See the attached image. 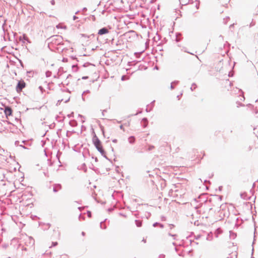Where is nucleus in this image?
Returning a JSON list of instances; mask_svg holds the SVG:
<instances>
[{
  "label": "nucleus",
  "instance_id": "obj_39",
  "mask_svg": "<svg viewBox=\"0 0 258 258\" xmlns=\"http://www.w3.org/2000/svg\"><path fill=\"white\" fill-rule=\"evenodd\" d=\"M159 224H160V223H158V222H155L153 224V226L154 227H156L157 226L159 225Z\"/></svg>",
  "mask_w": 258,
  "mask_h": 258
},
{
  "label": "nucleus",
  "instance_id": "obj_61",
  "mask_svg": "<svg viewBox=\"0 0 258 258\" xmlns=\"http://www.w3.org/2000/svg\"><path fill=\"white\" fill-rule=\"evenodd\" d=\"M71 77H72V75L70 74V75H69L67 76V79H69V78H71Z\"/></svg>",
  "mask_w": 258,
  "mask_h": 258
},
{
  "label": "nucleus",
  "instance_id": "obj_15",
  "mask_svg": "<svg viewBox=\"0 0 258 258\" xmlns=\"http://www.w3.org/2000/svg\"><path fill=\"white\" fill-rule=\"evenodd\" d=\"M217 202H212V203H210L211 204V206L212 207H216L217 206L218 208H219V206H221L220 203H216Z\"/></svg>",
  "mask_w": 258,
  "mask_h": 258
},
{
  "label": "nucleus",
  "instance_id": "obj_14",
  "mask_svg": "<svg viewBox=\"0 0 258 258\" xmlns=\"http://www.w3.org/2000/svg\"><path fill=\"white\" fill-rule=\"evenodd\" d=\"M135 223L137 227H140L142 225V221L141 220H136Z\"/></svg>",
  "mask_w": 258,
  "mask_h": 258
},
{
  "label": "nucleus",
  "instance_id": "obj_30",
  "mask_svg": "<svg viewBox=\"0 0 258 258\" xmlns=\"http://www.w3.org/2000/svg\"><path fill=\"white\" fill-rule=\"evenodd\" d=\"M87 213L88 217L89 218H91L92 216V213H91V211H88Z\"/></svg>",
  "mask_w": 258,
  "mask_h": 258
},
{
  "label": "nucleus",
  "instance_id": "obj_36",
  "mask_svg": "<svg viewBox=\"0 0 258 258\" xmlns=\"http://www.w3.org/2000/svg\"><path fill=\"white\" fill-rule=\"evenodd\" d=\"M68 117L71 118L74 116V112H72L71 114L68 115Z\"/></svg>",
  "mask_w": 258,
  "mask_h": 258
},
{
  "label": "nucleus",
  "instance_id": "obj_9",
  "mask_svg": "<svg viewBox=\"0 0 258 258\" xmlns=\"http://www.w3.org/2000/svg\"><path fill=\"white\" fill-rule=\"evenodd\" d=\"M109 32V30L106 27H103L100 29L98 32V35H102L103 34H107Z\"/></svg>",
  "mask_w": 258,
  "mask_h": 258
},
{
  "label": "nucleus",
  "instance_id": "obj_7",
  "mask_svg": "<svg viewBox=\"0 0 258 258\" xmlns=\"http://www.w3.org/2000/svg\"><path fill=\"white\" fill-rule=\"evenodd\" d=\"M62 188L61 185L59 183H55L53 185V191L57 192Z\"/></svg>",
  "mask_w": 258,
  "mask_h": 258
},
{
  "label": "nucleus",
  "instance_id": "obj_37",
  "mask_svg": "<svg viewBox=\"0 0 258 258\" xmlns=\"http://www.w3.org/2000/svg\"><path fill=\"white\" fill-rule=\"evenodd\" d=\"M62 100H63L62 99L58 100L57 101V103H56V105H57V106L59 105L60 104Z\"/></svg>",
  "mask_w": 258,
  "mask_h": 258
},
{
  "label": "nucleus",
  "instance_id": "obj_34",
  "mask_svg": "<svg viewBox=\"0 0 258 258\" xmlns=\"http://www.w3.org/2000/svg\"><path fill=\"white\" fill-rule=\"evenodd\" d=\"M91 63H89V62H86V63H85L84 64H83V67H88V66L90 65Z\"/></svg>",
  "mask_w": 258,
  "mask_h": 258
},
{
  "label": "nucleus",
  "instance_id": "obj_33",
  "mask_svg": "<svg viewBox=\"0 0 258 258\" xmlns=\"http://www.w3.org/2000/svg\"><path fill=\"white\" fill-rule=\"evenodd\" d=\"M168 235L170 236L173 237L174 239H175V237L176 236V234H172L171 233H169Z\"/></svg>",
  "mask_w": 258,
  "mask_h": 258
},
{
  "label": "nucleus",
  "instance_id": "obj_18",
  "mask_svg": "<svg viewBox=\"0 0 258 258\" xmlns=\"http://www.w3.org/2000/svg\"><path fill=\"white\" fill-rule=\"evenodd\" d=\"M221 233H222V230H221V229L218 228L216 229L215 234L216 235V236L217 237L218 236V235L219 234H221Z\"/></svg>",
  "mask_w": 258,
  "mask_h": 258
},
{
  "label": "nucleus",
  "instance_id": "obj_5",
  "mask_svg": "<svg viewBox=\"0 0 258 258\" xmlns=\"http://www.w3.org/2000/svg\"><path fill=\"white\" fill-rule=\"evenodd\" d=\"M26 87V83L23 80L18 81L16 87V91L20 93L22 91V89Z\"/></svg>",
  "mask_w": 258,
  "mask_h": 258
},
{
  "label": "nucleus",
  "instance_id": "obj_21",
  "mask_svg": "<svg viewBox=\"0 0 258 258\" xmlns=\"http://www.w3.org/2000/svg\"><path fill=\"white\" fill-rule=\"evenodd\" d=\"M56 27L57 28V29H66L67 28V26H62L61 25V24H59L58 25H56Z\"/></svg>",
  "mask_w": 258,
  "mask_h": 258
},
{
  "label": "nucleus",
  "instance_id": "obj_4",
  "mask_svg": "<svg viewBox=\"0 0 258 258\" xmlns=\"http://www.w3.org/2000/svg\"><path fill=\"white\" fill-rule=\"evenodd\" d=\"M213 211H214V212L215 213L216 212V210H214L213 207L208 208L207 207L205 209H204V208H201L200 210H197V212L199 214H205L206 212H207V214L208 215H209L211 213V212Z\"/></svg>",
  "mask_w": 258,
  "mask_h": 258
},
{
  "label": "nucleus",
  "instance_id": "obj_58",
  "mask_svg": "<svg viewBox=\"0 0 258 258\" xmlns=\"http://www.w3.org/2000/svg\"><path fill=\"white\" fill-rule=\"evenodd\" d=\"M103 157L107 160L110 161V159L106 156V154Z\"/></svg>",
  "mask_w": 258,
  "mask_h": 258
},
{
  "label": "nucleus",
  "instance_id": "obj_41",
  "mask_svg": "<svg viewBox=\"0 0 258 258\" xmlns=\"http://www.w3.org/2000/svg\"><path fill=\"white\" fill-rule=\"evenodd\" d=\"M254 25H255V22H254L253 21H252V22L250 24V27H252Z\"/></svg>",
  "mask_w": 258,
  "mask_h": 258
},
{
  "label": "nucleus",
  "instance_id": "obj_52",
  "mask_svg": "<svg viewBox=\"0 0 258 258\" xmlns=\"http://www.w3.org/2000/svg\"><path fill=\"white\" fill-rule=\"evenodd\" d=\"M87 9L86 8H85H85H83V9H82V11H83V12H86V11H87Z\"/></svg>",
  "mask_w": 258,
  "mask_h": 258
},
{
  "label": "nucleus",
  "instance_id": "obj_24",
  "mask_svg": "<svg viewBox=\"0 0 258 258\" xmlns=\"http://www.w3.org/2000/svg\"><path fill=\"white\" fill-rule=\"evenodd\" d=\"M51 74H52V73L51 71H47L45 73L46 77L47 78L50 77L51 75Z\"/></svg>",
  "mask_w": 258,
  "mask_h": 258
},
{
  "label": "nucleus",
  "instance_id": "obj_29",
  "mask_svg": "<svg viewBox=\"0 0 258 258\" xmlns=\"http://www.w3.org/2000/svg\"><path fill=\"white\" fill-rule=\"evenodd\" d=\"M100 127L101 128V130L102 131V133L103 136H105L104 128L103 126H102V125H100Z\"/></svg>",
  "mask_w": 258,
  "mask_h": 258
},
{
  "label": "nucleus",
  "instance_id": "obj_59",
  "mask_svg": "<svg viewBox=\"0 0 258 258\" xmlns=\"http://www.w3.org/2000/svg\"><path fill=\"white\" fill-rule=\"evenodd\" d=\"M119 128H120L121 130H123V131H124V128H123V125H120Z\"/></svg>",
  "mask_w": 258,
  "mask_h": 258
},
{
  "label": "nucleus",
  "instance_id": "obj_10",
  "mask_svg": "<svg viewBox=\"0 0 258 258\" xmlns=\"http://www.w3.org/2000/svg\"><path fill=\"white\" fill-rule=\"evenodd\" d=\"M142 122H143V127L145 128L147 126L148 124V119L146 117H144L142 119Z\"/></svg>",
  "mask_w": 258,
  "mask_h": 258
},
{
  "label": "nucleus",
  "instance_id": "obj_44",
  "mask_svg": "<svg viewBox=\"0 0 258 258\" xmlns=\"http://www.w3.org/2000/svg\"><path fill=\"white\" fill-rule=\"evenodd\" d=\"M50 3H51V4L52 5H55V1H54V0H51V1H50Z\"/></svg>",
  "mask_w": 258,
  "mask_h": 258
},
{
  "label": "nucleus",
  "instance_id": "obj_20",
  "mask_svg": "<svg viewBox=\"0 0 258 258\" xmlns=\"http://www.w3.org/2000/svg\"><path fill=\"white\" fill-rule=\"evenodd\" d=\"M181 36V33H177L176 34V41L179 42L180 41V39L179 38V37Z\"/></svg>",
  "mask_w": 258,
  "mask_h": 258
},
{
  "label": "nucleus",
  "instance_id": "obj_28",
  "mask_svg": "<svg viewBox=\"0 0 258 258\" xmlns=\"http://www.w3.org/2000/svg\"><path fill=\"white\" fill-rule=\"evenodd\" d=\"M90 91L89 90H86V91H85L83 92V93H82V100L85 101V98L83 97V95L86 93H89Z\"/></svg>",
  "mask_w": 258,
  "mask_h": 258
},
{
  "label": "nucleus",
  "instance_id": "obj_40",
  "mask_svg": "<svg viewBox=\"0 0 258 258\" xmlns=\"http://www.w3.org/2000/svg\"><path fill=\"white\" fill-rule=\"evenodd\" d=\"M165 255L163 254H161L160 255H159L158 258H165Z\"/></svg>",
  "mask_w": 258,
  "mask_h": 258
},
{
  "label": "nucleus",
  "instance_id": "obj_16",
  "mask_svg": "<svg viewBox=\"0 0 258 258\" xmlns=\"http://www.w3.org/2000/svg\"><path fill=\"white\" fill-rule=\"evenodd\" d=\"M107 220V219H105L103 221H101L100 223V227L102 229H106V226L105 225H104V224H103L104 222L105 221H106Z\"/></svg>",
  "mask_w": 258,
  "mask_h": 258
},
{
  "label": "nucleus",
  "instance_id": "obj_56",
  "mask_svg": "<svg viewBox=\"0 0 258 258\" xmlns=\"http://www.w3.org/2000/svg\"><path fill=\"white\" fill-rule=\"evenodd\" d=\"M71 58H72L73 59H76L77 61H78V60H77V58L76 56H71Z\"/></svg>",
  "mask_w": 258,
  "mask_h": 258
},
{
  "label": "nucleus",
  "instance_id": "obj_12",
  "mask_svg": "<svg viewBox=\"0 0 258 258\" xmlns=\"http://www.w3.org/2000/svg\"><path fill=\"white\" fill-rule=\"evenodd\" d=\"M69 124L71 126H72V127H75V126H76L77 125L78 123H77L76 120H72L70 121Z\"/></svg>",
  "mask_w": 258,
  "mask_h": 258
},
{
  "label": "nucleus",
  "instance_id": "obj_57",
  "mask_svg": "<svg viewBox=\"0 0 258 258\" xmlns=\"http://www.w3.org/2000/svg\"><path fill=\"white\" fill-rule=\"evenodd\" d=\"M117 139H113V140H112V142H113V143H117Z\"/></svg>",
  "mask_w": 258,
  "mask_h": 258
},
{
  "label": "nucleus",
  "instance_id": "obj_49",
  "mask_svg": "<svg viewBox=\"0 0 258 258\" xmlns=\"http://www.w3.org/2000/svg\"><path fill=\"white\" fill-rule=\"evenodd\" d=\"M62 61L63 62H67L68 61V58H63Z\"/></svg>",
  "mask_w": 258,
  "mask_h": 258
},
{
  "label": "nucleus",
  "instance_id": "obj_27",
  "mask_svg": "<svg viewBox=\"0 0 258 258\" xmlns=\"http://www.w3.org/2000/svg\"><path fill=\"white\" fill-rule=\"evenodd\" d=\"M197 88V85L195 83H193L192 85H191V87H190V90L191 91H193L196 88Z\"/></svg>",
  "mask_w": 258,
  "mask_h": 258
},
{
  "label": "nucleus",
  "instance_id": "obj_1",
  "mask_svg": "<svg viewBox=\"0 0 258 258\" xmlns=\"http://www.w3.org/2000/svg\"><path fill=\"white\" fill-rule=\"evenodd\" d=\"M62 37L58 35L51 36L47 38L46 41L48 43V47H50L51 44L57 45L63 44Z\"/></svg>",
  "mask_w": 258,
  "mask_h": 258
},
{
  "label": "nucleus",
  "instance_id": "obj_2",
  "mask_svg": "<svg viewBox=\"0 0 258 258\" xmlns=\"http://www.w3.org/2000/svg\"><path fill=\"white\" fill-rule=\"evenodd\" d=\"M195 201L197 202H200L201 203L199 206L196 207V209H198L199 208H204L205 209L207 208V203H208V198H207V194L204 193L201 194L198 198V199H195Z\"/></svg>",
  "mask_w": 258,
  "mask_h": 258
},
{
  "label": "nucleus",
  "instance_id": "obj_51",
  "mask_svg": "<svg viewBox=\"0 0 258 258\" xmlns=\"http://www.w3.org/2000/svg\"><path fill=\"white\" fill-rule=\"evenodd\" d=\"M173 83H172H172H171V85H170V88H171V89H174V86H173Z\"/></svg>",
  "mask_w": 258,
  "mask_h": 258
},
{
  "label": "nucleus",
  "instance_id": "obj_48",
  "mask_svg": "<svg viewBox=\"0 0 258 258\" xmlns=\"http://www.w3.org/2000/svg\"><path fill=\"white\" fill-rule=\"evenodd\" d=\"M81 35L82 37L89 38V37L85 34H82Z\"/></svg>",
  "mask_w": 258,
  "mask_h": 258
},
{
  "label": "nucleus",
  "instance_id": "obj_8",
  "mask_svg": "<svg viewBox=\"0 0 258 258\" xmlns=\"http://www.w3.org/2000/svg\"><path fill=\"white\" fill-rule=\"evenodd\" d=\"M222 200V197L220 196H215V197L213 199H210L208 201L209 203H212V202H219Z\"/></svg>",
  "mask_w": 258,
  "mask_h": 258
},
{
  "label": "nucleus",
  "instance_id": "obj_63",
  "mask_svg": "<svg viewBox=\"0 0 258 258\" xmlns=\"http://www.w3.org/2000/svg\"><path fill=\"white\" fill-rule=\"evenodd\" d=\"M81 234H82V235H83V236H85V232H84V231H83V232H82Z\"/></svg>",
  "mask_w": 258,
  "mask_h": 258
},
{
  "label": "nucleus",
  "instance_id": "obj_31",
  "mask_svg": "<svg viewBox=\"0 0 258 258\" xmlns=\"http://www.w3.org/2000/svg\"><path fill=\"white\" fill-rule=\"evenodd\" d=\"M99 152L100 153L101 155L103 156H104L106 154V153H105V151H104V150H103L102 151H100Z\"/></svg>",
  "mask_w": 258,
  "mask_h": 258
},
{
  "label": "nucleus",
  "instance_id": "obj_55",
  "mask_svg": "<svg viewBox=\"0 0 258 258\" xmlns=\"http://www.w3.org/2000/svg\"><path fill=\"white\" fill-rule=\"evenodd\" d=\"M78 19V17L76 16H73V20H77V19Z\"/></svg>",
  "mask_w": 258,
  "mask_h": 258
},
{
  "label": "nucleus",
  "instance_id": "obj_64",
  "mask_svg": "<svg viewBox=\"0 0 258 258\" xmlns=\"http://www.w3.org/2000/svg\"><path fill=\"white\" fill-rule=\"evenodd\" d=\"M178 82H179V81H176L173 82V84H177L178 83Z\"/></svg>",
  "mask_w": 258,
  "mask_h": 258
},
{
  "label": "nucleus",
  "instance_id": "obj_38",
  "mask_svg": "<svg viewBox=\"0 0 258 258\" xmlns=\"http://www.w3.org/2000/svg\"><path fill=\"white\" fill-rule=\"evenodd\" d=\"M72 133L70 132L69 131H67V136L68 137H70Z\"/></svg>",
  "mask_w": 258,
  "mask_h": 258
},
{
  "label": "nucleus",
  "instance_id": "obj_22",
  "mask_svg": "<svg viewBox=\"0 0 258 258\" xmlns=\"http://www.w3.org/2000/svg\"><path fill=\"white\" fill-rule=\"evenodd\" d=\"M236 236V234L235 233L230 231V236L232 237V238H234L235 236Z\"/></svg>",
  "mask_w": 258,
  "mask_h": 258
},
{
  "label": "nucleus",
  "instance_id": "obj_46",
  "mask_svg": "<svg viewBox=\"0 0 258 258\" xmlns=\"http://www.w3.org/2000/svg\"><path fill=\"white\" fill-rule=\"evenodd\" d=\"M125 78H126V76H124V75L122 76L121 77V80L122 81H124V80H125Z\"/></svg>",
  "mask_w": 258,
  "mask_h": 258
},
{
  "label": "nucleus",
  "instance_id": "obj_19",
  "mask_svg": "<svg viewBox=\"0 0 258 258\" xmlns=\"http://www.w3.org/2000/svg\"><path fill=\"white\" fill-rule=\"evenodd\" d=\"M240 196L241 198L244 199V200H247L248 199H249L250 198H247V194L246 193H242L241 194Z\"/></svg>",
  "mask_w": 258,
  "mask_h": 258
},
{
  "label": "nucleus",
  "instance_id": "obj_6",
  "mask_svg": "<svg viewBox=\"0 0 258 258\" xmlns=\"http://www.w3.org/2000/svg\"><path fill=\"white\" fill-rule=\"evenodd\" d=\"M4 112L7 116H11L12 115L13 110L10 107L7 106L5 108Z\"/></svg>",
  "mask_w": 258,
  "mask_h": 258
},
{
  "label": "nucleus",
  "instance_id": "obj_54",
  "mask_svg": "<svg viewBox=\"0 0 258 258\" xmlns=\"http://www.w3.org/2000/svg\"><path fill=\"white\" fill-rule=\"evenodd\" d=\"M88 78L89 77L88 76H84L82 78V79L83 80H85V79H88Z\"/></svg>",
  "mask_w": 258,
  "mask_h": 258
},
{
  "label": "nucleus",
  "instance_id": "obj_26",
  "mask_svg": "<svg viewBox=\"0 0 258 258\" xmlns=\"http://www.w3.org/2000/svg\"><path fill=\"white\" fill-rule=\"evenodd\" d=\"M96 149L98 152L102 151L103 150H104L102 145H101L100 146H98L97 148H96Z\"/></svg>",
  "mask_w": 258,
  "mask_h": 258
},
{
  "label": "nucleus",
  "instance_id": "obj_17",
  "mask_svg": "<svg viewBox=\"0 0 258 258\" xmlns=\"http://www.w3.org/2000/svg\"><path fill=\"white\" fill-rule=\"evenodd\" d=\"M72 70L74 72H77L78 70V64H73L72 66Z\"/></svg>",
  "mask_w": 258,
  "mask_h": 258
},
{
  "label": "nucleus",
  "instance_id": "obj_35",
  "mask_svg": "<svg viewBox=\"0 0 258 258\" xmlns=\"http://www.w3.org/2000/svg\"><path fill=\"white\" fill-rule=\"evenodd\" d=\"M207 239L208 240H212V235H211V236H210V234H208V236H207Z\"/></svg>",
  "mask_w": 258,
  "mask_h": 258
},
{
  "label": "nucleus",
  "instance_id": "obj_23",
  "mask_svg": "<svg viewBox=\"0 0 258 258\" xmlns=\"http://www.w3.org/2000/svg\"><path fill=\"white\" fill-rule=\"evenodd\" d=\"M9 246V244L7 243H3L2 245V247L4 249H6Z\"/></svg>",
  "mask_w": 258,
  "mask_h": 258
},
{
  "label": "nucleus",
  "instance_id": "obj_25",
  "mask_svg": "<svg viewBox=\"0 0 258 258\" xmlns=\"http://www.w3.org/2000/svg\"><path fill=\"white\" fill-rule=\"evenodd\" d=\"M155 148L153 145H149L148 148L147 149V151H150Z\"/></svg>",
  "mask_w": 258,
  "mask_h": 258
},
{
  "label": "nucleus",
  "instance_id": "obj_3",
  "mask_svg": "<svg viewBox=\"0 0 258 258\" xmlns=\"http://www.w3.org/2000/svg\"><path fill=\"white\" fill-rule=\"evenodd\" d=\"M92 130H93L92 143H93V145H94V146L95 147V148H96L98 146H101L102 145V143H101V142L100 141V140L99 139V138L96 136L94 130L93 129H92Z\"/></svg>",
  "mask_w": 258,
  "mask_h": 258
},
{
  "label": "nucleus",
  "instance_id": "obj_62",
  "mask_svg": "<svg viewBox=\"0 0 258 258\" xmlns=\"http://www.w3.org/2000/svg\"><path fill=\"white\" fill-rule=\"evenodd\" d=\"M20 147H22L24 149H27L26 147H25L24 146L22 145H20Z\"/></svg>",
  "mask_w": 258,
  "mask_h": 258
},
{
  "label": "nucleus",
  "instance_id": "obj_60",
  "mask_svg": "<svg viewBox=\"0 0 258 258\" xmlns=\"http://www.w3.org/2000/svg\"><path fill=\"white\" fill-rule=\"evenodd\" d=\"M19 142L18 141H16L15 143V145H18Z\"/></svg>",
  "mask_w": 258,
  "mask_h": 258
},
{
  "label": "nucleus",
  "instance_id": "obj_47",
  "mask_svg": "<svg viewBox=\"0 0 258 258\" xmlns=\"http://www.w3.org/2000/svg\"><path fill=\"white\" fill-rule=\"evenodd\" d=\"M92 158L93 159H94L95 162H98V158L97 157H94L93 156H92Z\"/></svg>",
  "mask_w": 258,
  "mask_h": 258
},
{
  "label": "nucleus",
  "instance_id": "obj_13",
  "mask_svg": "<svg viewBox=\"0 0 258 258\" xmlns=\"http://www.w3.org/2000/svg\"><path fill=\"white\" fill-rule=\"evenodd\" d=\"M22 38H23V42L24 43L25 41H27L28 42H29V39L27 37V36L26 35V34H23V36H22ZM20 40H22V37L20 36Z\"/></svg>",
  "mask_w": 258,
  "mask_h": 258
},
{
  "label": "nucleus",
  "instance_id": "obj_53",
  "mask_svg": "<svg viewBox=\"0 0 258 258\" xmlns=\"http://www.w3.org/2000/svg\"><path fill=\"white\" fill-rule=\"evenodd\" d=\"M159 226L160 228H163L164 227V225L163 224H161V223H160V224H159Z\"/></svg>",
  "mask_w": 258,
  "mask_h": 258
},
{
  "label": "nucleus",
  "instance_id": "obj_43",
  "mask_svg": "<svg viewBox=\"0 0 258 258\" xmlns=\"http://www.w3.org/2000/svg\"><path fill=\"white\" fill-rule=\"evenodd\" d=\"M113 210H114V208H110L108 209V211L109 212H111L113 211Z\"/></svg>",
  "mask_w": 258,
  "mask_h": 258
},
{
  "label": "nucleus",
  "instance_id": "obj_11",
  "mask_svg": "<svg viewBox=\"0 0 258 258\" xmlns=\"http://www.w3.org/2000/svg\"><path fill=\"white\" fill-rule=\"evenodd\" d=\"M128 142L131 144H133L135 143V141H136V138L134 136H130L128 138Z\"/></svg>",
  "mask_w": 258,
  "mask_h": 258
},
{
  "label": "nucleus",
  "instance_id": "obj_42",
  "mask_svg": "<svg viewBox=\"0 0 258 258\" xmlns=\"http://www.w3.org/2000/svg\"><path fill=\"white\" fill-rule=\"evenodd\" d=\"M106 111H107L106 109H104L102 111V115L103 116H104L105 112H106Z\"/></svg>",
  "mask_w": 258,
  "mask_h": 258
},
{
  "label": "nucleus",
  "instance_id": "obj_32",
  "mask_svg": "<svg viewBox=\"0 0 258 258\" xmlns=\"http://www.w3.org/2000/svg\"><path fill=\"white\" fill-rule=\"evenodd\" d=\"M58 244V243L57 242H52V245L50 246V247L52 246H55Z\"/></svg>",
  "mask_w": 258,
  "mask_h": 258
},
{
  "label": "nucleus",
  "instance_id": "obj_45",
  "mask_svg": "<svg viewBox=\"0 0 258 258\" xmlns=\"http://www.w3.org/2000/svg\"><path fill=\"white\" fill-rule=\"evenodd\" d=\"M199 5H200V4H199V2H198V3H197L196 5V8H197V9H199Z\"/></svg>",
  "mask_w": 258,
  "mask_h": 258
},
{
  "label": "nucleus",
  "instance_id": "obj_50",
  "mask_svg": "<svg viewBox=\"0 0 258 258\" xmlns=\"http://www.w3.org/2000/svg\"><path fill=\"white\" fill-rule=\"evenodd\" d=\"M39 89H40V90H41L42 92L44 90V89L42 87V86H39Z\"/></svg>",
  "mask_w": 258,
  "mask_h": 258
}]
</instances>
